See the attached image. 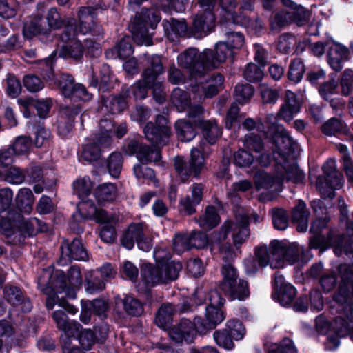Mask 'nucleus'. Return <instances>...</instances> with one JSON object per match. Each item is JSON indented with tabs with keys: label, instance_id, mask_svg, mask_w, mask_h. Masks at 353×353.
<instances>
[{
	"label": "nucleus",
	"instance_id": "f257e3e1",
	"mask_svg": "<svg viewBox=\"0 0 353 353\" xmlns=\"http://www.w3.org/2000/svg\"><path fill=\"white\" fill-rule=\"evenodd\" d=\"M338 270L341 283L334 299L339 304L341 315L332 325L336 335L327 337L325 347L328 350H334L339 346V337L348 336L353 341V264H341Z\"/></svg>",
	"mask_w": 353,
	"mask_h": 353
},
{
	"label": "nucleus",
	"instance_id": "f03ea898",
	"mask_svg": "<svg viewBox=\"0 0 353 353\" xmlns=\"http://www.w3.org/2000/svg\"><path fill=\"white\" fill-rule=\"evenodd\" d=\"M143 132L145 138L157 148H153L139 141H132L128 143L126 152L130 155L136 154L141 163L158 162L161 154L157 148L167 144L171 135L168 120L163 116H157L155 124L148 123L143 128Z\"/></svg>",
	"mask_w": 353,
	"mask_h": 353
},
{
	"label": "nucleus",
	"instance_id": "7ed1b4c3",
	"mask_svg": "<svg viewBox=\"0 0 353 353\" xmlns=\"http://www.w3.org/2000/svg\"><path fill=\"white\" fill-rule=\"evenodd\" d=\"M101 6L95 7L88 6L81 8L79 12V26L76 24L74 19L67 21L65 30L61 35V39L64 42L71 41L69 46H63L59 52V55L63 58H72L76 60L83 57V47L79 40H75L79 33L86 34L91 32L94 27V10L101 8Z\"/></svg>",
	"mask_w": 353,
	"mask_h": 353
},
{
	"label": "nucleus",
	"instance_id": "20e7f679",
	"mask_svg": "<svg viewBox=\"0 0 353 353\" xmlns=\"http://www.w3.org/2000/svg\"><path fill=\"white\" fill-rule=\"evenodd\" d=\"M67 281L64 272L60 270L55 271L50 267L43 270L38 279V287L44 294L53 293L59 294L64 293L65 296L75 298V290L81 285L82 277L78 266H72L68 273Z\"/></svg>",
	"mask_w": 353,
	"mask_h": 353
},
{
	"label": "nucleus",
	"instance_id": "39448f33",
	"mask_svg": "<svg viewBox=\"0 0 353 353\" xmlns=\"http://www.w3.org/2000/svg\"><path fill=\"white\" fill-rule=\"evenodd\" d=\"M153 256L157 267L145 263L141 269L142 281L148 287L166 283L178 278L182 265L179 261L170 260L171 254L168 250L156 249Z\"/></svg>",
	"mask_w": 353,
	"mask_h": 353
},
{
	"label": "nucleus",
	"instance_id": "423d86ee",
	"mask_svg": "<svg viewBox=\"0 0 353 353\" xmlns=\"http://www.w3.org/2000/svg\"><path fill=\"white\" fill-rule=\"evenodd\" d=\"M275 148L273 150V157L278 165H280L286 172L287 176L294 183H301L304 179L303 172L296 164L288 165L287 159L290 153L295 152L298 148L297 143L290 137L284 128L283 132L271 136Z\"/></svg>",
	"mask_w": 353,
	"mask_h": 353
},
{
	"label": "nucleus",
	"instance_id": "0eeeda50",
	"mask_svg": "<svg viewBox=\"0 0 353 353\" xmlns=\"http://www.w3.org/2000/svg\"><path fill=\"white\" fill-rule=\"evenodd\" d=\"M46 295V305L48 310H52L56 304L61 307L52 313V318L57 327L63 332V334L61 336V339H62V336L65 339L68 338V336L78 333L81 325L77 322H69L65 312L67 311L70 314H74L78 311L77 308L68 304L63 297L59 299L58 294L49 293Z\"/></svg>",
	"mask_w": 353,
	"mask_h": 353
},
{
	"label": "nucleus",
	"instance_id": "6e6552de",
	"mask_svg": "<svg viewBox=\"0 0 353 353\" xmlns=\"http://www.w3.org/2000/svg\"><path fill=\"white\" fill-rule=\"evenodd\" d=\"M159 21L160 17L156 10L142 8L129 26L134 41L139 45H152V33L149 32L148 28L154 30Z\"/></svg>",
	"mask_w": 353,
	"mask_h": 353
},
{
	"label": "nucleus",
	"instance_id": "1a4fd4ad",
	"mask_svg": "<svg viewBox=\"0 0 353 353\" xmlns=\"http://www.w3.org/2000/svg\"><path fill=\"white\" fill-rule=\"evenodd\" d=\"M222 281L220 289L232 299L245 300L250 295L248 283L239 279L236 269L230 263L223 265L221 270Z\"/></svg>",
	"mask_w": 353,
	"mask_h": 353
},
{
	"label": "nucleus",
	"instance_id": "9d476101",
	"mask_svg": "<svg viewBox=\"0 0 353 353\" xmlns=\"http://www.w3.org/2000/svg\"><path fill=\"white\" fill-rule=\"evenodd\" d=\"M208 153L203 141L198 147L193 148L190 151V159L188 164L181 157L174 159V169L183 182L188 179L191 174L198 176L205 167V154Z\"/></svg>",
	"mask_w": 353,
	"mask_h": 353
},
{
	"label": "nucleus",
	"instance_id": "9b49d317",
	"mask_svg": "<svg viewBox=\"0 0 353 353\" xmlns=\"http://www.w3.org/2000/svg\"><path fill=\"white\" fill-rule=\"evenodd\" d=\"M272 254L275 261L271 263L272 268H281L285 263L290 265L303 261V248L296 243L273 241L271 242Z\"/></svg>",
	"mask_w": 353,
	"mask_h": 353
},
{
	"label": "nucleus",
	"instance_id": "f8f14e48",
	"mask_svg": "<svg viewBox=\"0 0 353 353\" xmlns=\"http://www.w3.org/2000/svg\"><path fill=\"white\" fill-rule=\"evenodd\" d=\"M210 52V49H205L202 52L195 48H189L177 57L178 64L188 70L192 78L197 79L207 71V57Z\"/></svg>",
	"mask_w": 353,
	"mask_h": 353
},
{
	"label": "nucleus",
	"instance_id": "ddd939ff",
	"mask_svg": "<svg viewBox=\"0 0 353 353\" xmlns=\"http://www.w3.org/2000/svg\"><path fill=\"white\" fill-rule=\"evenodd\" d=\"M54 57V55L52 53L45 59L39 61L40 74L46 81H51L57 85L65 97L72 98L74 96L72 92L75 89L77 83H74L73 77L67 74H61L58 80L55 79L53 71Z\"/></svg>",
	"mask_w": 353,
	"mask_h": 353
},
{
	"label": "nucleus",
	"instance_id": "4468645a",
	"mask_svg": "<svg viewBox=\"0 0 353 353\" xmlns=\"http://www.w3.org/2000/svg\"><path fill=\"white\" fill-rule=\"evenodd\" d=\"M54 57V55L52 53L45 59L39 61L40 74L46 81H51L57 85L65 97L72 98L74 96L72 92L75 89L77 83H74L73 77L67 74H61L58 80L55 79L53 71Z\"/></svg>",
	"mask_w": 353,
	"mask_h": 353
},
{
	"label": "nucleus",
	"instance_id": "2eb2a0df",
	"mask_svg": "<svg viewBox=\"0 0 353 353\" xmlns=\"http://www.w3.org/2000/svg\"><path fill=\"white\" fill-rule=\"evenodd\" d=\"M54 57V55L52 53L45 59L39 61L40 74L46 81H51L57 85L65 97L72 98L74 96L72 92L75 89L77 83H74L73 77L67 74H61L58 80L55 79L53 71Z\"/></svg>",
	"mask_w": 353,
	"mask_h": 353
},
{
	"label": "nucleus",
	"instance_id": "dca6fc26",
	"mask_svg": "<svg viewBox=\"0 0 353 353\" xmlns=\"http://www.w3.org/2000/svg\"><path fill=\"white\" fill-rule=\"evenodd\" d=\"M217 0H198L203 13L196 15L193 20L192 34L200 39L208 34L214 27L215 17L213 12Z\"/></svg>",
	"mask_w": 353,
	"mask_h": 353
},
{
	"label": "nucleus",
	"instance_id": "f3484780",
	"mask_svg": "<svg viewBox=\"0 0 353 353\" xmlns=\"http://www.w3.org/2000/svg\"><path fill=\"white\" fill-rule=\"evenodd\" d=\"M325 177L319 176L316 186L324 198L334 196V190L340 189L343 185V176L336 169V161L328 159L323 166Z\"/></svg>",
	"mask_w": 353,
	"mask_h": 353
},
{
	"label": "nucleus",
	"instance_id": "a211bd4d",
	"mask_svg": "<svg viewBox=\"0 0 353 353\" xmlns=\"http://www.w3.org/2000/svg\"><path fill=\"white\" fill-rule=\"evenodd\" d=\"M248 226V216L247 215H237L234 220L224 223L219 234L218 240L219 241L225 240L228 234L230 233L234 245L239 248L250 236Z\"/></svg>",
	"mask_w": 353,
	"mask_h": 353
},
{
	"label": "nucleus",
	"instance_id": "6ab92c4d",
	"mask_svg": "<svg viewBox=\"0 0 353 353\" xmlns=\"http://www.w3.org/2000/svg\"><path fill=\"white\" fill-rule=\"evenodd\" d=\"M148 233L149 229L145 224L131 223L121 238V243L128 250H131L136 243L140 250L148 252L152 247L151 239L147 236Z\"/></svg>",
	"mask_w": 353,
	"mask_h": 353
},
{
	"label": "nucleus",
	"instance_id": "aec40b11",
	"mask_svg": "<svg viewBox=\"0 0 353 353\" xmlns=\"http://www.w3.org/2000/svg\"><path fill=\"white\" fill-rule=\"evenodd\" d=\"M150 65L143 72L144 79L149 84L150 88L153 90V96L156 101L163 103L165 101V93L163 92V83L159 81L158 77L163 72V67L161 57L153 54L148 58Z\"/></svg>",
	"mask_w": 353,
	"mask_h": 353
},
{
	"label": "nucleus",
	"instance_id": "412c9836",
	"mask_svg": "<svg viewBox=\"0 0 353 353\" xmlns=\"http://www.w3.org/2000/svg\"><path fill=\"white\" fill-rule=\"evenodd\" d=\"M77 208V212L73 216L77 221H80V219H94L97 222H107L114 219L112 214H108L103 210L97 209L90 200H82L79 203Z\"/></svg>",
	"mask_w": 353,
	"mask_h": 353
},
{
	"label": "nucleus",
	"instance_id": "4be33fe9",
	"mask_svg": "<svg viewBox=\"0 0 353 353\" xmlns=\"http://www.w3.org/2000/svg\"><path fill=\"white\" fill-rule=\"evenodd\" d=\"M171 101L179 112H183L188 108V114L189 117L192 119H196L197 117L201 116L204 113L201 105H190V97L189 94L179 88L174 89L171 97Z\"/></svg>",
	"mask_w": 353,
	"mask_h": 353
},
{
	"label": "nucleus",
	"instance_id": "5701e85b",
	"mask_svg": "<svg viewBox=\"0 0 353 353\" xmlns=\"http://www.w3.org/2000/svg\"><path fill=\"white\" fill-rule=\"evenodd\" d=\"M206 322L200 318L194 319V325L197 332L205 334L208 330L214 328L218 324L223 321L225 316L221 308L214 307H207L205 310Z\"/></svg>",
	"mask_w": 353,
	"mask_h": 353
},
{
	"label": "nucleus",
	"instance_id": "b1692460",
	"mask_svg": "<svg viewBox=\"0 0 353 353\" xmlns=\"http://www.w3.org/2000/svg\"><path fill=\"white\" fill-rule=\"evenodd\" d=\"M285 173L281 172V176L277 178H274L269 175L268 173L259 170L254 176V181L255 184V188L257 190H261L262 189L264 190H270L272 192L279 191L282 180L286 178L288 180H290ZM292 181L293 180L291 179Z\"/></svg>",
	"mask_w": 353,
	"mask_h": 353
},
{
	"label": "nucleus",
	"instance_id": "393cba45",
	"mask_svg": "<svg viewBox=\"0 0 353 353\" xmlns=\"http://www.w3.org/2000/svg\"><path fill=\"white\" fill-rule=\"evenodd\" d=\"M223 77L220 74L212 75L205 83L192 87V91L201 98H211L218 94L223 88Z\"/></svg>",
	"mask_w": 353,
	"mask_h": 353
},
{
	"label": "nucleus",
	"instance_id": "a878e982",
	"mask_svg": "<svg viewBox=\"0 0 353 353\" xmlns=\"http://www.w3.org/2000/svg\"><path fill=\"white\" fill-rule=\"evenodd\" d=\"M62 259L85 261L88 258L87 251L79 239H74L72 242L64 240L61 246Z\"/></svg>",
	"mask_w": 353,
	"mask_h": 353
},
{
	"label": "nucleus",
	"instance_id": "bb28decb",
	"mask_svg": "<svg viewBox=\"0 0 353 353\" xmlns=\"http://www.w3.org/2000/svg\"><path fill=\"white\" fill-rule=\"evenodd\" d=\"M197 332L194 322L183 319L180 323L170 331V336L176 343H181L183 341L191 342Z\"/></svg>",
	"mask_w": 353,
	"mask_h": 353
},
{
	"label": "nucleus",
	"instance_id": "cd10ccee",
	"mask_svg": "<svg viewBox=\"0 0 353 353\" xmlns=\"http://www.w3.org/2000/svg\"><path fill=\"white\" fill-rule=\"evenodd\" d=\"M234 51L228 46V43L220 41L215 47V52L212 50L207 57V65L208 70H212L219 67L220 63L224 62L227 58L232 57Z\"/></svg>",
	"mask_w": 353,
	"mask_h": 353
},
{
	"label": "nucleus",
	"instance_id": "c85d7f7f",
	"mask_svg": "<svg viewBox=\"0 0 353 353\" xmlns=\"http://www.w3.org/2000/svg\"><path fill=\"white\" fill-rule=\"evenodd\" d=\"M163 26L165 33L170 39L174 40V37H193L192 34V26L188 28L187 24L184 21H177L173 18L164 19Z\"/></svg>",
	"mask_w": 353,
	"mask_h": 353
},
{
	"label": "nucleus",
	"instance_id": "c756f323",
	"mask_svg": "<svg viewBox=\"0 0 353 353\" xmlns=\"http://www.w3.org/2000/svg\"><path fill=\"white\" fill-rule=\"evenodd\" d=\"M179 310L181 312H186L191 310L188 303L184 302L178 309L170 304L163 305L157 312L156 316V323L159 327L165 329L170 323L172 315Z\"/></svg>",
	"mask_w": 353,
	"mask_h": 353
},
{
	"label": "nucleus",
	"instance_id": "7c9ffc66",
	"mask_svg": "<svg viewBox=\"0 0 353 353\" xmlns=\"http://www.w3.org/2000/svg\"><path fill=\"white\" fill-rule=\"evenodd\" d=\"M300 107V102L297 100L295 94L290 90H287L285 92V101L281 106L278 116L285 121L289 122L299 112Z\"/></svg>",
	"mask_w": 353,
	"mask_h": 353
},
{
	"label": "nucleus",
	"instance_id": "2f4dec72",
	"mask_svg": "<svg viewBox=\"0 0 353 353\" xmlns=\"http://www.w3.org/2000/svg\"><path fill=\"white\" fill-rule=\"evenodd\" d=\"M204 185L202 183H194L190 188L191 194L180 201L182 210L188 215L196 212L195 206L200 203L203 198Z\"/></svg>",
	"mask_w": 353,
	"mask_h": 353
},
{
	"label": "nucleus",
	"instance_id": "473e14b6",
	"mask_svg": "<svg viewBox=\"0 0 353 353\" xmlns=\"http://www.w3.org/2000/svg\"><path fill=\"white\" fill-rule=\"evenodd\" d=\"M347 54L348 50L345 46L336 43H332L327 52L329 65L334 70L340 71L347 59Z\"/></svg>",
	"mask_w": 353,
	"mask_h": 353
},
{
	"label": "nucleus",
	"instance_id": "72a5a7b5",
	"mask_svg": "<svg viewBox=\"0 0 353 353\" xmlns=\"http://www.w3.org/2000/svg\"><path fill=\"white\" fill-rule=\"evenodd\" d=\"M327 223V221L323 219H316L312 223L310 232L313 234V236L310 241L311 248L325 250L329 246L330 242L321 234L322 230L326 228Z\"/></svg>",
	"mask_w": 353,
	"mask_h": 353
},
{
	"label": "nucleus",
	"instance_id": "f704fd0d",
	"mask_svg": "<svg viewBox=\"0 0 353 353\" xmlns=\"http://www.w3.org/2000/svg\"><path fill=\"white\" fill-rule=\"evenodd\" d=\"M200 117H197V125L201 128L204 139L201 141L203 145L206 147L207 144H214L217 139L221 135V130L214 121L202 120Z\"/></svg>",
	"mask_w": 353,
	"mask_h": 353
},
{
	"label": "nucleus",
	"instance_id": "c9c22d12",
	"mask_svg": "<svg viewBox=\"0 0 353 353\" xmlns=\"http://www.w3.org/2000/svg\"><path fill=\"white\" fill-rule=\"evenodd\" d=\"M220 8L228 16L232 23L241 26L248 27L250 25V19L246 15H241L234 13V11L237 6V0H217Z\"/></svg>",
	"mask_w": 353,
	"mask_h": 353
},
{
	"label": "nucleus",
	"instance_id": "e433bc0d",
	"mask_svg": "<svg viewBox=\"0 0 353 353\" xmlns=\"http://www.w3.org/2000/svg\"><path fill=\"white\" fill-rule=\"evenodd\" d=\"M127 98L125 94L119 96H109L103 98V105L101 108L102 112L117 114L123 111L128 106Z\"/></svg>",
	"mask_w": 353,
	"mask_h": 353
},
{
	"label": "nucleus",
	"instance_id": "4c0bfd02",
	"mask_svg": "<svg viewBox=\"0 0 353 353\" xmlns=\"http://www.w3.org/2000/svg\"><path fill=\"white\" fill-rule=\"evenodd\" d=\"M105 148L96 140V137L92 141H88L83 147L80 161L88 163L97 161L101 157L102 148Z\"/></svg>",
	"mask_w": 353,
	"mask_h": 353
},
{
	"label": "nucleus",
	"instance_id": "58836bf2",
	"mask_svg": "<svg viewBox=\"0 0 353 353\" xmlns=\"http://www.w3.org/2000/svg\"><path fill=\"white\" fill-rule=\"evenodd\" d=\"M80 110L77 108H66L62 112V116L58 123V132L63 136H66L73 129L75 117Z\"/></svg>",
	"mask_w": 353,
	"mask_h": 353
},
{
	"label": "nucleus",
	"instance_id": "ea45409f",
	"mask_svg": "<svg viewBox=\"0 0 353 353\" xmlns=\"http://www.w3.org/2000/svg\"><path fill=\"white\" fill-rule=\"evenodd\" d=\"M106 283L94 270L88 272L85 276V290L88 294H94L103 291Z\"/></svg>",
	"mask_w": 353,
	"mask_h": 353
},
{
	"label": "nucleus",
	"instance_id": "a19ab883",
	"mask_svg": "<svg viewBox=\"0 0 353 353\" xmlns=\"http://www.w3.org/2000/svg\"><path fill=\"white\" fill-rule=\"evenodd\" d=\"M21 232L28 236H34L37 232H43L47 230V225L37 218L23 219L19 225Z\"/></svg>",
	"mask_w": 353,
	"mask_h": 353
},
{
	"label": "nucleus",
	"instance_id": "79ce46f5",
	"mask_svg": "<svg viewBox=\"0 0 353 353\" xmlns=\"http://www.w3.org/2000/svg\"><path fill=\"white\" fill-rule=\"evenodd\" d=\"M305 208V203L300 201L292 211V221L297 223L299 232H305L307 229L309 213L306 211Z\"/></svg>",
	"mask_w": 353,
	"mask_h": 353
},
{
	"label": "nucleus",
	"instance_id": "37998d69",
	"mask_svg": "<svg viewBox=\"0 0 353 353\" xmlns=\"http://www.w3.org/2000/svg\"><path fill=\"white\" fill-rule=\"evenodd\" d=\"M175 129L177 137L181 141H190L196 136L194 127L185 119H179L175 123Z\"/></svg>",
	"mask_w": 353,
	"mask_h": 353
},
{
	"label": "nucleus",
	"instance_id": "c03bdc74",
	"mask_svg": "<svg viewBox=\"0 0 353 353\" xmlns=\"http://www.w3.org/2000/svg\"><path fill=\"white\" fill-rule=\"evenodd\" d=\"M99 126L101 132L95 136L96 140L102 147H109L112 142L110 134L114 128V125L111 119H104L101 120Z\"/></svg>",
	"mask_w": 353,
	"mask_h": 353
},
{
	"label": "nucleus",
	"instance_id": "a18cd8bd",
	"mask_svg": "<svg viewBox=\"0 0 353 353\" xmlns=\"http://www.w3.org/2000/svg\"><path fill=\"white\" fill-rule=\"evenodd\" d=\"M220 221L216 209L213 206H208L205 213L197 220L201 228L204 230H210L214 228Z\"/></svg>",
	"mask_w": 353,
	"mask_h": 353
},
{
	"label": "nucleus",
	"instance_id": "49530a36",
	"mask_svg": "<svg viewBox=\"0 0 353 353\" xmlns=\"http://www.w3.org/2000/svg\"><path fill=\"white\" fill-rule=\"evenodd\" d=\"M34 200V195L31 190L27 188L20 189L16 198L19 210L26 213L31 212Z\"/></svg>",
	"mask_w": 353,
	"mask_h": 353
},
{
	"label": "nucleus",
	"instance_id": "de8ad7c7",
	"mask_svg": "<svg viewBox=\"0 0 353 353\" xmlns=\"http://www.w3.org/2000/svg\"><path fill=\"white\" fill-rule=\"evenodd\" d=\"M296 289L291 284L285 285L274 292L273 298L281 305L287 306L292 303L296 296Z\"/></svg>",
	"mask_w": 353,
	"mask_h": 353
},
{
	"label": "nucleus",
	"instance_id": "09e8293b",
	"mask_svg": "<svg viewBox=\"0 0 353 353\" xmlns=\"http://www.w3.org/2000/svg\"><path fill=\"white\" fill-rule=\"evenodd\" d=\"M117 188L112 183H104L97 188L94 196L100 203L113 201L116 197Z\"/></svg>",
	"mask_w": 353,
	"mask_h": 353
},
{
	"label": "nucleus",
	"instance_id": "8fccbe9b",
	"mask_svg": "<svg viewBox=\"0 0 353 353\" xmlns=\"http://www.w3.org/2000/svg\"><path fill=\"white\" fill-rule=\"evenodd\" d=\"M92 184L89 177L84 176L77 179L73 183V190L75 194L82 201L87 199L90 194Z\"/></svg>",
	"mask_w": 353,
	"mask_h": 353
},
{
	"label": "nucleus",
	"instance_id": "3c124183",
	"mask_svg": "<svg viewBox=\"0 0 353 353\" xmlns=\"http://www.w3.org/2000/svg\"><path fill=\"white\" fill-rule=\"evenodd\" d=\"M113 217L114 219L111 221L99 222L103 224L100 228L99 236L105 243H111L116 239L117 234L114 225L117 219L116 216H113Z\"/></svg>",
	"mask_w": 353,
	"mask_h": 353
},
{
	"label": "nucleus",
	"instance_id": "603ef678",
	"mask_svg": "<svg viewBox=\"0 0 353 353\" xmlns=\"http://www.w3.org/2000/svg\"><path fill=\"white\" fill-rule=\"evenodd\" d=\"M123 162V156L120 152H114L109 156L107 161V167L112 176L114 178L119 176L122 170Z\"/></svg>",
	"mask_w": 353,
	"mask_h": 353
},
{
	"label": "nucleus",
	"instance_id": "864d4df0",
	"mask_svg": "<svg viewBox=\"0 0 353 353\" xmlns=\"http://www.w3.org/2000/svg\"><path fill=\"white\" fill-rule=\"evenodd\" d=\"M142 77V80L137 81L130 89L125 92L124 94L126 98L130 97V94L133 95L135 99H142L146 97L148 89L150 88V85L145 81L143 74Z\"/></svg>",
	"mask_w": 353,
	"mask_h": 353
},
{
	"label": "nucleus",
	"instance_id": "5fc2aeb1",
	"mask_svg": "<svg viewBox=\"0 0 353 353\" xmlns=\"http://www.w3.org/2000/svg\"><path fill=\"white\" fill-rule=\"evenodd\" d=\"M72 337L75 340H78L81 347L85 350H90L96 341L93 332L90 330H83L82 327L78 333L68 336V339H70Z\"/></svg>",
	"mask_w": 353,
	"mask_h": 353
},
{
	"label": "nucleus",
	"instance_id": "6e6d98bb",
	"mask_svg": "<svg viewBox=\"0 0 353 353\" xmlns=\"http://www.w3.org/2000/svg\"><path fill=\"white\" fill-rule=\"evenodd\" d=\"M16 155H25L28 154L32 147V140L29 137L19 136L10 146Z\"/></svg>",
	"mask_w": 353,
	"mask_h": 353
},
{
	"label": "nucleus",
	"instance_id": "4d7b16f0",
	"mask_svg": "<svg viewBox=\"0 0 353 353\" xmlns=\"http://www.w3.org/2000/svg\"><path fill=\"white\" fill-rule=\"evenodd\" d=\"M305 73V66L301 59H295L292 61L288 73V79L294 82H299Z\"/></svg>",
	"mask_w": 353,
	"mask_h": 353
},
{
	"label": "nucleus",
	"instance_id": "13d9d810",
	"mask_svg": "<svg viewBox=\"0 0 353 353\" xmlns=\"http://www.w3.org/2000/svg\"><path fill=\"white\" fill-rule=\"evenodd\" d=\"M253 94L254 88L250 84H240L235 87L234 98L239 103H246Z\"/></svg>",
	"mask_w": 353,
	"mask_h": 353
},
{
	"label": "nucleus",
	"instance_id": "bf43d9fd",
	"mask_svg": "<svg viewBox=\"0 0 353 353\" xmlns=\"http://www.w3.org/2000/svg\"><path fill=\"white\" fill-rule=\"evenodd\" d=\"M272 223L274 227L279 230H284L288 226V214L281 208L272 209Z\"/></svg>",
	"mask_w": 353,
	"mask_h": 353
},
{
	"label": "nucleus",
	"instance_id": "052dcab7",
	"mask_svg": "<svg viewBox=\"0 0 353 353\" xmlns=\"http://www.w3.org/2000/svg\"><path fill=\"white\" fill-rule=\"evenodd\" d=\"M19 3L15 0H0V16L10 19L16 16Z\"/></svg>",
	"mask_w": 353,
	"mask_h": 353
},
{
	"label": "nucleus",
	"instance_id": "680f3d73",
	"mask_svg": "<svg viewBox=\"0 0 353 353\" xmlns=\"http://www.w3.org/2000/svg\"><path fill=\"white\" fill-rule=\"evenodd\" d=\"M234 163L241 168L253 167L254 158L253 155L245 150H239L234 154Z\"/></svg>",
	"mask_w": 353,
	"mask_h": 353
},
{
	"label": "nucleus",
	"instance_id": "e2e57ef3",
	"mask_svg": "<svg viewBox=\"0 0 353 353\" xmlns=\"http://www.w3.org/2000/svg\"><path fill=\"white\" fill-rule=\"evenodd\" d=\"M255 254L259 264L261 267H265L268 265L271 266V263L275 261L274 257L272 254L271 244L270 245L269 250L265 245L257 248L255 251Z\"/></svg>",
	"mask_w": 353,
	"mask_h": 353
},
{
	"label": "nucleus",
	"instance_id": "0e129e2a",
	"mask_svg": "<svg viewBox=\"0 0 353 353\" xmlns=\"http://www.w3.org/2000/svg\"><path fill=\"white\" fill-rule=\"evenodd\" d=\"M263 67L250 63L243 72L244 78L250 82H256L262 79L263 77Z\"/></svg>",
	"mask_w": 353,
	"mask_h": 353
},
{
	"label": "nucleus",
	"instance_id": "69168bd1",
	"mask_svg": "<svg viewBox=\"0 0 353 353\" xmlns=\"http://www.w3.org/2000/svg\"><path fill=\"white\" fill-rule=\"evenodd\" d=\"M291 21L296 25L301 26L306 24L310 17V12L301 6H296L294 10H291Z\"/></svg>",
	"mask_w": 353,
	"mask_h": 353
},
{
	"label": "nucleus",
	"instance_id": "338daca9",
	"mask_svg": "<svg viewBox=\"0 0 353 353\" xmlns=\"http://www.w3.org/2000/svg\"><path fill=\"white\" fill-rule=\"evenodd\" d=\"M131 42L132 39L130 37H125L115 46L117 55L120 59H125L133 54L134 50Z\"/></svg>",
	"mask_w": 353,
	"mask_h": 353
},
{
	"label": "nucleus",
	"instance_id": "774afa93",
	"mask_svg": "<svg viewBox=\"0 0 353 353\" xmlns=\"http://www.w3.org/2000/svg\"><path fill=\"white\" fill-rule=\"evenodd\" d=\"M340 85L344 96L350 95L353 91V70L346 69L341 74Z\"/></svg>",
	"mask_w": 353,
	"mask_h": 353
}]
</instances>
